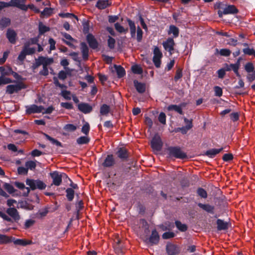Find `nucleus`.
<instances>
[{"label": "nucleus", "mask_w": 255, "mask_h": 255, "mask_svg": "<svg viewBox=\"0 0 255 255\" xmlns=\"http://www.w3.org/2000/svg\"><path fill=\"white\" fill-rule=\"evenodd\" d=\"M14 185L18 188L23 190V195L24 196H27L30 192V189L28 187H26L24 184L22 183L15 182Z\"/></svg>", "instance_id": "5701e85b"}, {"label": "nucleus", "mask_w": 255, "mask_h": 255, "mask_svg": "<svg viewBox=\"0 0 255 255\" xmlns=\"http://www.w3.org/2000/svg\"><path fill=\"white\" fill-rule=\"evenodd\" d=\"M26 183L27 185L30 186V188L32 190L36 189L43 190L46 187V185L43 181L40 180L27 179L26 181Z\"/></svg>", "instance_id": "7ed1b4c3"}, {"label": "nucleus", "mask_w": 255, "mask_h": 255, "mask_svg": "<svg viewBox=\"0 0 255 255\" xmlns=\"http://www.w3.org/2000/svg\"><path fill=\"white\" fill-rule=\"evenodd\" d=\"M198 206L208 213H213V211L214 210V206H211L209 204H203L202 203H198Z\"/></svg>", "instance_id": "c85d7f7f"}, {"label": "nucleus", "mask_w": 255, "mask_h": 255, "mask_svg": "<svg viewBox=\"0 0 255 255\" xmlns=\"http://www.w3.org/2000/svg\"><path fill=\"white\" fill-rule=\"evenodd\" d=\"M79 111L84 114H88L92 111V107L87 103H82L78 105Z\"/></svg>", "instance_id": "f3484780"}, {"label": "nucleus", "mask_w": 255, "mask_h": 255, "mask_svg": "<svg viewBox=\"0 0 255 255\" xmlns=\"http://www.w3.org/2000/svg\"><path fill=\"white\" fill-rule=\"evenodd\" d=\"M54 62L52 58H49L48 57L39 56L35 59V63L33 64V69H36L41 65H42L43 68L39 72L41 75L47 76L49 74L47 66L50 65Z\"/></svg>", "instance_id": "f257e3e1"}, {"label": "nucleus", "mask_w": 255, "mask_h": 255, "mask_svg": "<svg viewBox=\"0 0 255 255\" xmlns=\"http://www.w3.org/2000/svg\"><path fill=\"white\" fill-rule=\"evenodd\" d=\"M134 86L139 93H143L145 91V85L143 83L138 82L137 80H135L133 81Z\"/></svg>", "instance_id": "412c9836"}, {"label": "nucleus", "mask_w": 255, "mask_h": 255, "mask_svg": "<svg viewBox=\"0 0 255 255\" xmlns=\"http://www.w3.org/2000/svg\"><path fill=\"white\" fill-rule=\"evenodd\" d=\"M240 66V63L239 62H238L236 64H228L227 63H225L224 65V68L226 71H230L231 70H233L236 74V75L240 78L241 75H240L238 70L239 69Z\"/></svg>", "instance_id": "1a4fd4ad"}, {"label": "nucleus", "mask_w": 255, "mask_h": 255, "mask_svg": "<svg viewBox=\"0 0 255 255\" xmlns=\"http://www.w3.org/2000/svg\"><path fill=\"white\" fill-rule=\"evenodd\" d=\"M4 75H2L0 77V86L2 85H5L12 82V80L9 78L4 77Z\"/></svg>", "instance_id": "c03bdc74"}, {"label": "nucleus", "mask_w": 255, "mask_h": 255, "mask_svg": "<svg viewBox=\"0 0 255 255\" xmlns=\"http://www.w3.org/2000/svg\"><path fill=\"white\" fill-rule=\"evenodd\" d=\"M238 12V10L234 5H229L224 9V14H236Z\"/></svg>", "instance_id": "aec40b11"}, {"label": "nucleus", "mask_w": 255, "mask_h": 255, "mask_svg": "<svg viewBox=\"0 0 255 255\" xmlns=\"http://www.w3.org/2000/svg\"><path fill=\"white\" fill-rule=\"evenodd\" d=\"M64 129L67 131H73L77 129V127L72 124H67L64 126Z\"/></svg>", "instance_id": "5fc2aeb1"}, {"label": "nucleus", "mask_w": 255, "mask_h": 255, "mask_svg": "<svg viewBox=\"0 0 255 255\" xmlns=\"http://www.w3.org/2000/svg\"><path fill=\"white\" fill-rule=\"evenodd\" d=\"M159 121L162 124L165 125L166 124V116L163 113H161L158 117Z\"/></svg>", "instance_id": "e2e57ef3"}, {"label": "nucleus", "mask_w": 255, "mask_h": 255, "mask_svg": "<svg viewBox=\"0 0 255 255\" xmlns=\"http://www.w3.org/2000/svg\"><path fill=\"white\" fill-rule=\"evenodd\" d=\"M61 95L66 100H70L72 98L71 92L69 91L63 90L61 93Z\"/></svg>", "instance_id": "49530a36"}, {"label": "nucleus", "mask_w": 255, "mask_h": 255, "mask_svg": "<svg viewBox=\"0 0 255 255\" xmlns=\"http://www.w3.org/2000/svg\"><path fill=\"white\" fill-rule=\"evenodd\" d=\"M90 141V138L88 136H81L77 139V142L79 144H87Z\"/></svg>", "instance_id": "c9c22d12"}, {"label": "nucleus", "mask_w": 255, "mask_h": 255, "mask_svg": "<svg viewBox=\"0 0 255 255\" xmlns=\"http://www.w3.org/2000/svg\"><path fill=\"white\" fill-rule=\"evenodd\" d=\"M217 224L218 230H224L228 229V223L221 219L217 220Z\"/></svg>", "instance_id": "c756f323"}, {"label": "nucleus", "mask_w": 255, "mask_h": 255, "mask_svg": "<svg viewBox=\"0 0 255 255\" xmlns=\"http://www.w3.org/2000/svg\"><path fill=\"white\" fill-rule=\"evenodd\" d=\"M182 77V69L178 68L175 73V75L174 77V79L175 81H177L179 79L181 78Z\"/></svg>", "instance_id": "3c124183"}, {"label": "nucleus", "mask_w": 255, "mask_h": 255, "mask_svg": "<svg viewBox=\"0 0 255 255\" xmlns=\"http://www.w3.org/2000/svg\"><path fill=\"white\" fill-rule=\"evenodd\" d=\"M127 21L128 22V25L129 26L131 36L132 37H135V32H136V27H135L134 22L129 19H128Z\"/></svg>", "instance_id": "7c9ffc66"}, {"label": "nucleus", "mask_w": 255, "mask_h": 255, "mask_svg": "<svg viewBox=\"0 0 255 255\" xmlns=\"http://www.w3.org/2000/svg\"><path fill=\"white\" fill-rule=\"evenodd\" d=\"M223 148H220V149H211L209 150H207L206 153L205 155L211 157L213 158L216 155L220 153L222 150Z\"/></svg>", "instance_id": "bb28decb"}, {"label": "nucleus", "mask_w": 255, "mask_h": 255, "mask_svg": "<svg viewBox=\"0 0 255 255\" xmlns=\"http://www.w3.org/2000/svg\"><path fill=\"white\" fill-rule=\"evenodd\" d=\"M214 91L215 93V96L221 97L223 94V91L221 88L219 86H215L214 87Z\"/></svg>", "instance_id": "680f3d73"}, {"label": "nucleus", "mask_w": 255, "mask_h": 255, "mask_svg": "<svg viewBox=\"0 0 255 255\" xmlns=\"http://www.w3.org/2000/svg\"><path fill=\"white\" fill-rule=\"evenodd\" d=\"M219 53L222 56H229L231 54V51L228 49H222L220 50Z\"/></svg>", "instance_id": "bf43d9fd"}, {"label": "nucleus", "mask_w": 255, "mask_h": 255, "mask_svg": "<svg viewBox=\"0 0 255 255\" xmlns=\"http://www.w3.org/2000/svg\"><path fill=\"white\" fill-rule=\"evenodd\" d=\"M5 75H12L13 77L17 80H20L21 78V77L17 73L13 72L11 68H8V72H5Z\"/></svg>", "instance_id": "79ce46f5"}, {"label": "nucleus", "mask_w": 255, "mask_h": 255, "mask_svg": "<svg viewBox=\"0 0 255 255\" xmlns=\"http://www.w3.org/2000/svg\"><path fill=\"white\" fill-rule=\"evenodd\" d=\"M169 33H172L176 37L179 35V29L174 25H171L169 28Z\"/></svg>", "instance_id": "37998d69"}, {"label": "nucleus", "mask_w": 255, "mask_h": 255, "mask_svg": "<svg viewBox=\"0 0 255 255\" xmlns=\"http://www.w3.org/2000/svg\"><path fill=\"white\" fill-rule=\"evenodd\" d=\"M162 57V53L159 48L155 46L153 50V62L156 68H159L161 65V59Z\"/></svg>", "instance_id": "423d86ee"}, {"label": "nucleus", "mask_w": 255, "mask_h": 255, "mask_svg": "<svg viewBox=\"0 0 255 255\" xmlns=\"http://www.w3.org/2000/svg\"><path fill=\"white\" fill-rule=\"evenodd\" d=\"M29 46V42L24 43L23 49L18 56V59L19 61H23L27 55H31L35 52V49Z\"/></svg>", "instance_id": "f03ea898"}, {"label": "nucleus", "mask_w": 255, "mask_h": 255, "mask_svg": "<svg viewBox=\"0 0 255 255\" xmlns=\"http://www.w3.org/2000/svg\"><path fill=\"white\" fill-rule=\"evenodd\" d=\"M115 29L120 33H126L128 31V28H125L123 26L121 25L119 23L115 24Z\"/></svg>", "instance_id": "4c0bfd02"}, {"label": "nucleus", "mask_w": 255, "mask_h": 255, "mask_svg": "<svg viewBox=\"0 0 255 255\" xmlns=\"http://www.w3.org/2000/svg\"><path fill=\"white\" fill-rule=\"evenodd\" d=\"M61 106L66 109L70 110L73 108V105L70 103H61Z\"/></svg>", "instance_id": "338daca9"}, {"label": "nucleus", "mask_w": 255, "mask_h": 255, "mask_svg": "<svg viewBox=\"0 0 255 255\" xmlns=\"http://www.w3.org/2000/svg\"><path fill=\"white\" fill-rule=\"evenodd\" d=\"M117 154L122 160L126 159L128 157L127 150L125 148H120L117 152Z\"/></svg>", "instance_id": "b1692460"}, {"label": "nucleus", "mask_w": 255, "mask_h": 255, "mask_svg": "<svg viewBox=\"0 0 255 255\" xmlns=\"http://www.w3.org/2000/svg\"><path fill=\"white\" fill-rule=\"evenodd\" d=\"M169 155L177 158L184 159L187 157L186 154L179 147H169L168 148Z\"/></svg>", "instance_id": "20e7f679"}, {"label": "nucleus", "mask_w": 255, "mask_h": 255, "mask_svg": "<svg viewBox=\"0 0 255 255\" xmlns=\"http://www.w3.org/2000/svg\"><path fill=\"white\" fill-rule=\"evenodd\" d=\"M50 30V28L44 25L42 22H40L39 24V31L40 34H43L45 32Z\"/></svg>", "instance_id": "e433bc0d"}, {"label": "nucleus", "mask_w": 255, "mask_h": 255, "mask_svg": "<svg viewBox=\"0 0 255 255\" xmlns=\"http://www.w3.org/2000/svg\"><path fill=\"white\" fill-rule=\"evenodd\" d=\"M35 223V220L32 219H29L25 221L24 224V228L27 229L32 226Z\"/></svg>", "instance_id": "6e6d98bb"}, {"label": "nucleus", "mask_w": 255, "mask_h": 255, "mask_svg": "<svg viewBox=\"0 0 255 255\" xmlns=\"http://www.w3.org/2000/svg\"><path fill=\"white\" fill-rule=\"evenodd\" d=\"M184 122H188L189 125H186L185 127H182L181 128H179V130L183 133V134H186L188 130L190 129L192 127V120H188L186 118H184Z\"/></svg>", "instance_id": "393cba45"}, {"label": "nucleus", "mask_w": 255, "mask_h": 255, "mask_svg": "<svg viewBox=\"0 0 255 255\" xmlns=\"http://www.w3.org/2000/svg\"><path fill=\"white\" fill-rule=\"evenodd\" d=\"M114 67L119 78H122L125 75V70L122 66L115 65Z\"/></svg>", "instance_id": "72a5a7b5"}, {"label": "nucleus", "mask_w": 255, "mask_h": 255, "mask_svg": "<svg viewBox=\"0 0 255 255\" xmlns=\"http://www.w3.org/2000/svg\"><path fill=\"white\" fill-rule=\"evenodd\" d=\"M25 88L24 85L21 83H17L15 85H9L6 87V93L12 94L17 93L22 89Z\"/></svg>", "instance_id": "0eeeda50"}, {"label": "nucleus", "mask_w": 255, "mask_h": 255, "mask_svg": "<svg viewBox=\"0 0 255 255\" xmlns=\"http://www.w3.org/2000/svg\"><path fill=\"white\" fill-rule=\"evenodd\" d=\"M111 4V0H99L96 3V7L100 9H103Z\"/></svg>", "instance_id": "6ab92c4d"}, {"label": "nucleus", "mask_w": 255, "mask_h": 255, "mask_svg": "<svg viewBox=\"0 0 255 255\" xmlns=\"http://www.w3.org/2000/svg\"><path fill=\"white\" fill-rule=\"evenodd\" d=\"M151 146L154 150L160 151L162 146L161 138L158 134H156L153 137L151 141Z\"/></svg>", "instance_id": "6e6552de"}, {"label": "nucleus", "mask_w": 255, "mask_h": 255, "mask_svg": "<svg viewBox=\"0 0 255 255\" xmlns=\"http://www.w3.org/2000/svg\"><path fill=\"white\" fill-rule=\"evenodd\" d=\"M115 162L112 155H108L106 158L104 162L103 163V165L104 167H111L114 165Z\"/></svg>", "instance_id": "4be33fe9"}, {"label": "nucleus", "mask_w": 255, "mask_h": 255, "mask_svg": "<svg viewBox=\"0 0 255 255\" xmlns=\"http://www.w3.org/2000/svg\"><path fill=\"white\" fill-rule=\"evenodd\" d=\"M66 196L68 198V200L71 201L74 198V191L72 188H68L66 191Z\"/></svg>", "instance_id": "a19ab883"}, {"label": "nucleus", "mask_w": 255, "mask_h": 255, "mask_svg": "<svg viewBox=\"0 0 255 255\" xmlns=\"http://www.w3.org/2000/svg\"><path fill=\"white\" fill-rule=\"evenodd\" d=\"M6 213L15 221L20 219V216L17 210L14 208H9L6 210Z\"/></svg>", "instance_id": "dca6fc26"}, {"label": "nucleus", "mask_w": 255, "mask_h": 255, "mask_svg": "<svg viewBox=\"0 0 255 255\" xmlns=\"http://www.w3.org/2000/svg\"><path fill=\"white\" fill-rule=\"evenodd\" d=\"M50 176L53 179V184L56 186H59L62 182V174H59L57 171H54L50 173Z\"/></svg>", "instance_id": "9b49d317"}, {"label": "nucleus", "mask_w": 255, "mask_h": 255, "mask_svg": "<svg viewBox=\"0 0 255 255\" xmlns=\"http://www.w3.org/2000/svg\"><path fill=\"white\" fill-rule=\"evenodd\" d=\"M110 108L108 105L104 104L101 106L100 108V114L102 115L107 116L110 112Z\"/></svg>", "instance_id": "f704fd0d"}, {"label": "nucleus", "mask_w": 255, "mask_h": 255, "mask_svg": "<svg viewBox=\"0 0 255 255\" xmlns=\"http://www.w3.org/2000/svg\"><path fill=\"white\" fill-rule=\"evenodd\" d=\"M90 130V126L88 123H86L82 128V132L85 134H88Z\"/></svg>", "instance_id": "052dcab7"}, {"label": "nucleus", "mask_w": 255, "mask_h": 255, "mask_svg": "<svg viewBox=\"0 0 255 255\" xmlns=\"http://www.w3.org/2000/svg\"><path fill=\"white\" fill-rule=\"evenodd\" d=\"M25 0H11L10 6H16L22 10H27V6L24 4Z\"/></svg>", "instance_id": "f8f14e48"}, {"label": "nucleus", "mask_w": 255, "mask_h": 255, "mask_svg": "<svg viewBox=\"0 0 255 255\" xmlns=\"http://www.w3.org/2000/svg\"><path fill=\"white\" fill-rule=\"evenodd\" d=\"M131 70L133 73L136 74H141L143 72L142 68L137 65L132 66L131 67Z\"/></svg>", "instance_id": "58836bf2"}, {"label": "nucleus", "mask_w": 255, "mask_h": 255, "mask_svg": "<svg viewBox=\"0 0 255 255\" xmlns=\"http://www.w3.org/2000/svg\"><path fill=\"white\" fill-rule=\"evenodd\" d=\"M247 79L249 82H253L255 79V71L248 73Z\"/></svg>", "instance_id": "774afa93"}, {"label": "nucleus", "mask_w": 255, "mask_h": 255, "mask_svg": "<svg viewBox=\"0 0 255 255\" xmlns=\"http://www.w3.org/2000/svg\"><path fill=\"white\" fill-rule=\"evenodd\" d=\"M17 171L19 174H27L28 172V169L26 167H19L17 169Z\"/></svg>", "instance_id": "69168bd1"}, {"label": "nucleus", "mask_w": 255, "mask_h": 255, "mask_svg": "<svg viewBox=\"0 0 255 255\" xmlns=\"http://www.w3.org/2000/svg\"><path fill=\"white\" fill-rule=\"evenodd\" d=\"M52 8L46 7L44 8V10L41 12V15L43 16H49L52 13Z\"/></svg>", "instance_id": "09e8293b"}, {"label": "nucleus", "mask_w": 255, "mask_h": 255, "mask_svg": "<svg viewBox=\"0 0 255 255\" xmlns=\"http://www.w3.org/2000/svg\"><path fill=\"white\" fill-rule=\"evenodd\" d=\"M81 51L83 55V58L84 60H87L88 57L89 49L86 43L83 42L81 44Z\"/></svg>", "instance_id": "cd10ccee"}, {"label": "nucleus", "mask_w": 255, "mask_h": 255, "mask_svg": "<svg viewBox=\"0 0 255 255\" xmlns=\"http://www.w3.org/2000/svg\"><path fill=\"white\" fill-rule=\"evenodd\" d=\"M59 16L61 17H69L72 18L74 17L77 20H78V17L75 15L70 13H60L59 14Z\"/></svg>", "instance_id": "864d4df0"}, {"label": "nucleus", "mask_w": 255, "mask_h": 255, "mask_svg": "<svg viewBox=\"0 0 255 255\" xmlns=\"http://www.w3.org/2000/svg\"><path fill=\"white\" fill-rule=\"evenodd\" d=\"M26 113L28 115L33 113H40L43 112V111L44 110V109L42 106H38L36 105L26 106Z\"/></svg>", "instance_id": "9d476101"}, {"label": "nucleus", "mask_w": 255, "mask_h": 255, "mask_svg": "<svg viewBox=\"0 0 255 255\" xmlns=\"http://www.w3.org/2000/svg\"><path fill=\"white\" fill-rule=\"evenodd\" d=\"M177 228L181 231L184 232L187 230V227L185 224H182L181 222L177 221L175 222Z\"/></svg>", "instance_id": "ea45409f"}, {"label": "nucleus", "mask_w": 255, "mask_h": 255, "mask_svg": "<svg viewBox=\"0 0 255 255\" xmlns=\"http://www.w3.org/2000/svg\"><path fill=\"white\" fill-rule=\"evenodd\" d=\"M3 187L10 194L14 192L13 187L9 183H5L3 185Z\"/></svg>", "instance_id": "8fccbe9b"}, {"label": "nucleus", "mask_w": 255, "mask_h": 255, "mask_svg": "<svg viewBox=\"0 0 255 255\" xmlns=\"http://www.w3.org/2000/svg\"><path fill=\"white\" fill-rule=\"evenodd\" d=\"M10 20L8 18H3L0 20V26L1 27H5L10 24Z\"/></svg>", "instance_id": "a18cd8bd"}, {"label": "nucleus", "mask_w": 255, "mask_h": 255, "mask_svg": "<svg viewBox=\"0 0 255 255\" xmlns=\"http://www.w3.org/2000/svg\"><path fill=\"white\" fill-rule=\"evenodd\" d=\"M12 237L5 235L0 234V245L6 244L12 242Z\"/></svg>", "instance_id": "a878e982"}, {"label": "nucleus", "mask_w": 255, "mask_h": 255, "mask_svg": "<svg viewBox=\"0 0 255 255\" xmlns=\"http://www.w3.org/2000/svg\"><path fill=\"white\" fill-rule=\"evenodd\" d=\"M87 40L90 47L93 49H96L98 47V42L94 37V36L91 34H89L87 36Z\"/></svg>", "instance_id": "a211bd4d"}, {"label": "nucleus", "mask_w": 255, "mask_h": 255, "mask_svg": "<svg viewBox=\"0 0 255 255\" xmlns=\"http://www.w3.org/2000/svg\"><path fill=\"white\" fill-rule=\"evenodd\" d=\"M198 194L202 198H206L207 193L206 191L203 188H199L197 190Z\"/></svg>", "instance_id": "4d7b16f0"}, {"label": "nucleus", "mask_w": 255, "mask_h": 255, "mask_svg": "<svg viewBox=\"0 0 255 255\" xmlns=\"http://www.w3.org/2000/svg\"><path fill=\"white\" fill-rule=\"evenodd\" d=\"M36 163L33 161H29L25 163V166L27 169L34 170L36 167Z\"/></svg>", "instance_id": "603ef678"}, {"label": "nucleus", "mask_w": 255, "mask_h": 255, "mask_svg": "<svg viewBox=\"0 0 255 255\" xmlns=\"http://www.w3.org/2000/svg\"><path fill=\"white\" fill-rule=\"evenodd\" d=\"M245 69L248 73H251L254 71L255 67L253 63L251 62L247 63L245 66Z\"/></svg>", "instance_id": "de8ad7c7"}, {"label": "nucleus", "mask_w": 255, "mask_h": 255, "mask_svg": "<svg viewBox=\"0 0 255 255\" xmlns=\"http://www.w3.org/2000/svg\"><path fill=\"white\" fill-rule=\"evenodd\" d=\"M175 43L174 40L171 38H169L165 42L163 43V46L166 50L168 51L170 54H172V51L174 50V46Z\"/></svg>", "instance_id": "ddd939ff"}, {"label": "nucleus", "mask_w": 255, "mask_h": 255, "mask_svg": "<svg viewBox=\"0 0 255 255\" xmlns=\"http://www.w3.org/2000/svg\"><path fill=\"white\" fill-rule=\"evenodd\" d=\"M6 36L11 43H15L16 41L17 33L14 30L8 29L6 32Z\"/></svg>", "instance_id": "4468645a"}, {"label": "nucleus", "mask_w": 255, "mask_h": 255, "mask_svg": "<svg viewBox=\"0 0 255 255\" xmlns=\"http://www.w3.org/2000/svg\"><path fill=\"white\" fill-rule=\"evenodd\" d=\"M175 234L173 232H166L162 235V238L164 239H168L173 238Z\"/></svg>", "instance_id": "0e129e2a"}, {"label": "nucleus", "mask_w": 255, "mask_h": 255, "mask_svg": "<svg viewBox=\"0 0 255 255\" xmlns=\"http://www.w3.org/2000/svg\"><path fill=\"white\" fill-rule=\"evenodd\" d=\"M15 245H20L25 246L27 245H30L32 244V242L31 241H28L26 240L23 239H16L15 240H13L12 241Z\"/></svg>", "instance_id": "2f4dec72"}, {"label": "nucleus", "mask_w": 255, "mask_h": 255, "mask_svg": "<svg viewBox=\"0 0 255 255\" xmlns=\"http://www.w3.org/2000/svg\"><path fill=\"white\" fill-rule=\"evenodd\" d=\"M167 110L168 111H175L181 115L183 114L181 106L171 105L168 107Z\"/></svg>", "instance_id": "473e14b6"}, {"label": "nucleus", "mask_w": 255, "mask_h": 255, "mask_svg": "<svg viewBox=\"0 0 255 255\" xmlns=\"http://www.w3.org/2000/svg\"><path fill=\"white\" fill-rule=\"evenodd\" d=\"M116 41L114 38H112L111 36L109 37V39L108 40V46L111 49H113L115 47Z\"/></svg>", "instance_id": "13d9d810"}, {"label": "nucleus", "mask_w": 255, "mask_h": 255, "mask_svg": "<svg viewBox=\"0 0 255 255\" xmlns=\"http://www.w3.org/2000/svg\"><path fill=\"white\" fill-rule=\"evenodd\" d=\"M142 238L146 243L150 244V245H153L158 244L159 240V236L157 231L155 230H154L152 231L151 235L149 239L146 236L142 237Z\"/></svg>", "instance_id": "39448f33"}, {"label": "nucleus", "mask_w": 255, "mask_h": 255, "mask_svg": "<svg viewBox=\"0 0 255 255\" xmlns=\"http://www.w3.org/2000/svg\"><path fill=\"white\" fill-rule=\"evenodd\" d=\"M166 251L169 255H175L180 252L179 248L173 244H167L166 245Z\"/></svg>", "instance_id": "2eb2a0df"}]
</instances>
